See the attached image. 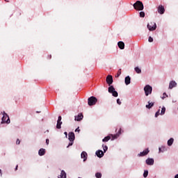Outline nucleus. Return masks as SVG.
Instances as JSON below:
<instances>
[{
    "instance_id": "1",
    "label": "nucleus",
    "mask_w": 178,
    "mask_h": 178,
    "mask_svg": "<svg viewBox=\"0 0 178 178\" xmlns=\"http://www.w3.org/2000/svg\"><path fill=\"white\" fill-rule=\"evenodd\" d=\"M106 81L107 84L110 86L108 88V92L112 94L113 97H115V98L118 97L119 93H118V91H116L113 86H111L113 83V76H112V75H108L106 76Z\"/></svg>"
},
{
    "instance_id": "14",
    "label": "nucleus",
    "mask_w": 178,
    "mask_h": 178,
    "mask_svg": "<svg viewBox=\"0 0 178 178\" xmlns=\"http://www.w3.org/2000/svg\"><path fill=\"white\" fill-rule=\"evenodd\" d=\"M166 151H168V148L165 145L159 147V154L166 152Z\"/></svg>"
},
{
    "instance_id": "33",
    "label": "nucleus",
    "mask_w": 178,
    "mask_h": 178,
    "mask_svg": "<svg viewBox=\"0 0 178 178\" xmlns=\"http://www.w3.org/2000/svg\"><path fill=\"white\" fill-rule=\"evenodd\" d=\"M163 96L161 97L162 99H165V98H166V97H168V94H166V92H163Z\"/></svg>"
},
{
    "instance_id": "44",
    "label": "nucleus",
    "mask_w": 178,
    "mask_h": 178,
    "mask_svg": "<svg viewBox=\"0 0 178 178\" xmlns=\"http://www.w3.org/2000/svg\"><path fill=\"white\" fill-rule=\"evenodd\" d=\"M64 134H65V137H66V138H67V132H64Z\"/></svg>"
},
{
    "instance_id": "13",
    "label": "nucleus",
    "mask_w": 178,
    "mask_h": 178,
    "mask_svg": "<svg viewBox=\"0 0 178 178\" xmlns=\"http://www.w3.org/2000/svg\"><path fill=\"white\" fill-rule=\"evenodd\" d=\"M81 159H83V162H86V161H87V158H88V154L83 151L81 154Z\"/></svg>"
},
{
    "instance_id": "46",
    "label": "nucleus",
    "mask_w": 178,
    "mask_h": 178,
    "mask_svg": "<svg viewBox=\"0 0 178 178\" xmlns=\"http://www.w3.org/2000/svg\"><path fill=\"white\" fill-rule=\"evenodd\" d=\"M175 178H178V174H177L176 175H175Z\"/></svg>"
},
{
    "instance_id": "39",
    "label": "nucleus",
    "mask_w": 178,
    "mask_h": 178,
    "mask_svg": "<svg viewBox=\"0 0 178 178\" xmlns=\"http://www.w3.org/2000/svg\"><path fill=\"white\" fill-rule=\"evenodd\" d=\"M16 144H17V145H19V144H20V140L19 139H17Z\"/></svg>"
},
{
    "instance_id": "15",
    "label": "nucleus",
    "mask_w": 178,
    "mask_h": 178,
    "mask_svg": "<svg viewBox=\"0 0 178 178\" xmlns=\"http://www.w3.org/2000/svg\"><path fill=\"white\" fill-rule=\"evenodd\" d=\"M58 178H67V174H66L65 170H62L60 175L58 176Z\"/></svg>"
},
{
    "instance_id": "42",
    "label": "nucleus",
    "mask_w": 178,
    "mask_h": 178,
    "mask_svg": "<svg viewBox=\"0 0 178 178\" xmlns=\"http://www.w3.org/2000/svg\"><path fill=\"white\" fill-rule=\"evenodd\" d=\"M3 176V173L2 172V170L0 169V177H2Z\"/></svg>"
},
{
    "instance_id": "24",
    "label": "nucleus",
    "mask_w": 178,
    "mask_h": 178,
    "mask_svg": "<svg viewBox=\"0 0 178 178\" xmlns=\"http://www.w3.org/2000/svg\"><path fill=\"white\" fill-rule=\"evenodd\" d=\"M165 112H166V108L165 106H163L160 113V115L163 116V115H165Z\"/></svg>"
},
{
    "instance_id": "32",
    "label": "nucleus",
    "mask_w": 178,
    "mask_h": 178,
    "mask_svg": "<svg viewBox=\"0 0 178 178\" xmlns=\"http://www.w3.org/2000/svg\"><path fill=\"white\" fill-rule=\"evenodd\" d=\"M120 74H122V69L118 70V72L117 75L115 76V77H119L120 76Z\"/></svg>"
},
{
    "instance_id": "3",
    "label": "nucleus",
    "mask_w": 178,
    "mask_h": 178,
    "mask_svg": "<svg viewBox=\"0 0 178 178\" xmlns=\"http://www.w3.org/2000/svg\"><path fill=\"white\" fill-rule=\"evenodd\" d=\"M133 6L136 10H144V4L141 1H137Z\"/></svg>"
},
{
    "instance_id": "10",
    "label": "nucleus",
    "mask_w": 178,
    "mask_h": 178,
    "mask_svg": "<svg viewBox=\"0 0 178 178\" xmlns=\"http://www.w3.org/2000/svg\"><path fill=\"white\" fill-rule=\"evenodd\" d=\"M95 155L97 156V158H102L105 155V154L104 151L99 149L96 151Z\"/></svg>"
},
{
    "instance_id": "38",
    "label": "nucleus",
    "mask_w": 178,
    "mask_h": 178,
    "mask_svg": "<svg viewBox=\"0 0 178 178\" xmlns=\"http://www.w3.org/2000/svg\"><path fill=\"white\" fill-rule=\"evenodd\" d=\"M117 134H119V136L122 134V129H120Z\"/></svg>"
},
{
    "instance_id": "28",
    "label": "nucleus",
    "mask_w": 178,
    "mask_h": 178,
    "mask_svg": "<svg viewBox=\"0 0 178 178\" xmlns=\"http://www.w3.org/2000/svg\"><path fill=\"white\" fill-rule=\"evenodd\" d=\"M102 148H103V152H106V151H108V147L106 145H102Z\"/></svg>"
},
{
    "instance_id": "40",
    "label": "nucleus",
    "mask_w": 178,
    "mask_h": 178,
    "mask_svg": "<svg viewBox=\"0 0 178 178\" xmlns=\"http://www.w3.org/2000/svg\"><path fill=\"white\" fill-rule=\"evenodd\" d=\"M154 41V39L152 37L149 38V42H152Z\"/></svg>"
},
{
    "instance_id": "30",
    "label": "nucleus",
    "mask_w": 178,
    "mask_h": 178,
    "mask_svg": "<svg viewBox=\"0 0 178 178\" xmlns=\"http://www.w3.org/2000/svg\"><path fill=\"white\" fill-rule=\"evenodd\" d=\"M74 143V140H70V143L68 144V145L67 146V148H69V147H72V145H73Z\"/></svg>"
},
{
    "instance_id": "26",
    "label": "nucleus",
    "mask_w": 178,
    "mask_h": 178,
    "mask_svg": "<svg viewBox=\"0 0 178 178\" xmlns=\"http://www.w3.org/2000/svg\"><path fill=\"white\" fill-rule=\"evenodd\" d=\"M143 177L147 178L148 177V170H145L144 172H143Z\"/></svg>"
},
{
    "instance_id": "5",
    "label": "nucleus",
    "mask_w": 178,
    "mask_h": 178,
    "mask_svg": "<svg viewBox=\"0 0 178 178\" xmlns=\"http://www.w3.org/2000/svg\"><path fill=\"white\" fill-rule=\"evenodd\" d=\"M97 102H98V99L94 96H91L88 99V105H89V106L95 105Z\"/></svg>"
},
{
    "instance_id": "17",
    "label": "nucleus",
    "mask_w": 178,
    "mask_h": 178,
    "mask_svg": "<svg viewBox=\"0 0 178 178\" xmlns=\"http://www.w3.org/2000/svg\"><path fill=\"white\" fill-rule=\"evenodd\" d=\"M124 83H125L126 86H129V84H130V83H131V78L130 77V76H127L125 77Z\"/></svg>"
},
{
    "instance_id": "21",
    "label": "nucleus",
    "mask_w": 178,
    "mask_h": 178,
    "mask_svg": "<svg viewBox=\"0 0 178 178\" xmlns=\"http://www.w3.org/2000/svg\"><path fill=\"white\" fill-rule=\"evenodd\" d=\"M110 137H112L111 141H113V140H116L119 137V134H111Z\"/></svg>"
},
{
    "instance_id": "41",
    "label": "nucleus",
    "mask_w": 178,
    "mask_h": 178,
    "mask_svg": "<svg viewBox=\"0 0 178 178\" xmlns=\"http://www.w3.org/2000/svg\"><path fill=\"white\" fill-rule=\"evenodd\" d=\"M75 132L80 133V128L78 127L75 129Z\"/></svg>"
},
{
    "instance_id": "2",
    "label": "nucleus",
    "mask_w": 178,
    "mask_h": 178,
    "mask_svg": "<svg viewBox=\"0 0 178 178\" xmlns=\"http://www.w3.org/2000/svg\"><path fill=\"white\" fill-rule=\"evenodd\" d=\"M3 117L1 118V124L3 123H6V124H9L10 123V118H9V115L5 111L1 112Z\"/></svg>"
},
{
    "instance_id": "18",
    "label": "nucleus",
    "mask_w": 178,
    "mask_h": 178,
    "mask_svg": "<svg viewBox=\"0 0 178 178\" xmlns=\"http://www.w3.org/2000/svg\"><path fill=\"white\" fill-rule=\"evenodd\" d=\"M173 143H175V138H170L168 141H167V145L168 147H172L173 145Z\"/></svg>"
},
{
    "instance_id": "27",
    "label": "nucleus",
    "mask_w": 178,
    "mask_h": 178,
    "mask_svg": "<svg viewBox=\"0 0 178 178\" xmlns=\"http://www.w3.org/2000/svg\"><path fill=\"white\" fill-rule=\"evenodd\" d=\"M95 177L96 178H102V174L101 172H96L95 173Z\"/></svg>"
},
{
    "instance_id": "22",
    "label": "nucleus",
    "mask_w": 178,
    "mask_h": 178,
    "mask_svg": "<svg viewBox=\"0 0 178 178\" xmlns=\"http://www.w3.org/2000/svg\"><path fill=\"white\" fill-rule=\"evenodd\" d=\"M109 140H111V136L108 135L106 137H104L103 139H102V142L103 143H108V141H109Z\"/></svg>"
},
{
    "instance_id": "43",
    "label": "nucleus",
    "mask_w": 178,
    "mask_h": 178,
    "mask_svg": "<svg viewBox=\"0 0 178 178\" xmlns=\"http://www.w3.org/2000/svg\"><path fill=\"white\" fill-rule=\"evenodd\" d=\"M47 145H49V139H46Z\"/></svg>"
},
{
    "instance_id": "11",
    "label": "nucleus",
    "mask_w": 178,
    "mask_h": 178,
    "mask_svg": "<svg viewBox=\"0 0 178 178\" xmlns=\"http://www.w3.org/2000/svg\"><path fill=\"white\" fill-rule=\"evenodd\" d=\"M175 87H177V83L175 81H170L168 87L169 90H172Z\"/></svg>"
},
{
    "instance_id": "36",
    "label": "nucleus",
    "mask_w": 178,
    "mask_h": 178,
    "mask_svg": "<svg viewBox=\"0 0 178 178\" xmlns=\"http://www.w3.org/2000/svg\"><path fill=\"white\" fill-rule=\"evenodd\" d=\"M120 49H124V45H118Z\"/></svg>"
},
{
    "instance_id": "37",
    "label": "nucleus",
    "mask_w": 178,
    "mask_h": 178,
    "mask_svg": "<svg viewBox=\"0 0 178 178\" xmlns=\"http://www.w3.org/2000/svg\"><path fill=\"white\" fill-rule=\"evenodd\" d=\"M57 122H62V116H58Z\"/></svg>"
},
{
    "instance_id": "47",
    "label": "nucleus",
    "mask_w": 178,
    "mask_h": 178,
    "mask_svg": "<svg viewBox=\"0 0 178 178\" xmlns=\"http://www.w3.org/2000/svg\"><path fill=\"white\" fill-rule=\"evenodd\" d=\"M5 2H9V0H4Z\"/></svg>"
},
{
    "instance_id": "31",
    "label": "nucleus",
    "mask_w": 178,
    "mask_h": 178,
    "mask_svg": "<svg viewBox=\"0 0 178 178\" xmlns=\"http://www.w3.org/2000/svg\"><path fill=\"white\" fill-rule=\"evenodd\" d=\"M140 17H145V13H144L143 11H141L140 13Z\"/></svg>"
},
{
    "instance_id": "7",
    "label": "nucleus",
    "mask_w": 178,
    "mask_h": 178,
    "mask_svg": "<svg viewBox=\"0 0 178 178\" xmlns=\"http://www.w3.org/2000/svg\"><path fill=\"white\" fill-rule=\"evenodd\" d=\"M146 165H148V166H152L154 163H155V160H154L153 158H147L145 160Z\"/></svg>"
},
{
    "instance_id": "19",
    "label": "nucleus",
    "mask_w": 178,
    "mask_h": 178,
    "mask_svg": "<svg viewBox=\"0 0 178 178\" xmlns=\"http://www.w3.org/2000/svg\"><path fill=\"white\" fill-rule=\"evenodd\" d=\"M38 155L40 156H44V155H45V149L44 148L40 149L38 151Z\"/></svg>"
},
{
    "instance_id": "8",
    "label": "nucleus",
    "mask_w": 178,
    "mask_h": 178,
    "mask_svg": "<svg viewBox=\"0 0 178 178\" xmlns=\"http://www.w3.org/2000/svg\"><path fill=\"white\" fill-rule=\"evenodd\" d=\"M149 154V149L147 148L146 149L143 150V152H140L139 154H138V156H145Z\"/></svg>"
},
{
    "instance_id": "25",
    "label": "nucleus",
    "mask_w": 178,
    "mask_h": 178,
    "mask_svg": "<svg viewBox=\"0 0 178 178\" xmlns=\"http://www.w3.org/2000/svg\"><path fill=\"white\" fill-rule=\"evenodd\" d=\"M56 129H62V122H57Z\"/></svg>"
},
{
    "instance_id": "9",
    "label": "nucleus",
    "mask_w": 178,
    "mask_h": 178,
    "mask_svg": "<svg viewBox=\"0 0 178 178\" xmlns=\"http://www.w3.org/2000/svg\"><path fill=\"white\" fill-rule=\"evenodd\" d=\"M157 11L159 15H163V13H165V7L162 5H159L157 8Z\"/></svg>"
},
{
    "instance_id": "16",
    "label": "nucleus",
    "mask_w": 178,
    "mask_h": 178,
    "mask_svg": "<svg viewBox=\"0 0 178 178\" xmlns=\"http://www.w3.org/2000/svg\"><path fill=\"white\" fill-rule=\"evenodd\" d=\"M83 118L84 116L83 115V114L79 113L77 116H75L74 120H76V122H80L83 120Z\"/></svg>"
},
{
    "instance_id": "20",
    "label": "nucleus",
    "mask_w": 178,
    "mask_h": 178,
    "mask_svg": "<svg viewBox=\"0 0 178 178\" xmlns=\"http://www.w3.org/2000/svg\"><path fill=\"white\" fill-rule=\"evenodd\" d=\"M147 104H147L145 106L147 109H151V108H152V106H154V105H155L154 102H148Z\"/></svg>"
},
{
    "instance_id": "6",
    "label": "nucleus",
    "mask_w": 178,
    "mask_h": 178,
    "mask_svg": "<svg viewBox=\"0 0 178 178\" xmlns=\"http://www.w3.org/2000/svg\"><path fill=\"white\" fill-rule=\"evenodd\" d=\"M147 27L149 31H155L156 30V23L152 22L147 24Z\"/></svg>"
},
{
    "instance_id": "4",
    "label": "nucleus",
    "mask_w": 178,
    "mask_h": 178,
    "mask_svg": "<svg viewBox=\"0 0 178 178\" xmlns=\"http://www.w3.org/2000/svg\"><path fill=\"white\" fill-rule=\"evenodd\" d=\"M143 90L145 92V96L148 97V95H151L152 94V86L150 85H146L144 87Z\"/></svg>"
},
{
    "instance_id": "34",
    "label": "nucleus",
    "mask_w": 178,
    "mask_h": 178,
    "mask_svg": "<svg viewBox=\"0 0 178 178\" xmlns=\"http://www.w3.org/2000/svg\"><path fill=\"white\" fill-rule=\"evenodd\" d=\"M117 104L118 105H122V102H120V99H117Z\"/></svg>"
},
{
    "instance_id": "35",
    "label": "nucleus",
    "mask_w": 178,
    "mask_h": 178,
    "mask_svg": "<svg viewBox=\"0 0 178 178\" xmlns=\"http://www.w3.org/2000/svg\"><path fill=\"white\" fill-rule=\"evenodd\" d=\"M118 45H124V42L120 41L118 42Z\"/></svg>"
},
{
    "instance_id": "45",
    "label": "nucleus",
    "mask_w": 178,
    "mask_h": 178,
    "mask_svg": "<svg viewBox=\"0 0 178 178\" xmlns=\"http://www.w3.org/2000/svg\"><path fill=\"white\" fill-rule=\"evenodd\" d=\"M18 168H19V165H16L15 170H17Z\"/></svg>"
},
{
    "instance_id": "12",
    "label": "nucleus",
    "mask_w": 178,
    "mask_h": 178,
    "mask_svg": "<svg viewBox=\"0 0 178 178\" xmlns=\"http://www.w3.org/2000/svg\"><path fill=\"white\" fill-rule=\"evenodd\" d=\"M75 138L74 132H70L68 134L69 141H74Z\"/></svg>"
},
{
    "instance_id": "23",
    "label": "nucleus",
    "mask_w": 178,
    "mask_h": 178,
    "mask_svg": "<svg viewBox=\"0 0 178 178\" xmlns=\"http://www.w3.org/2000/svg\"><path fill=\"white\" fill-rule=\"evenodd\" d=\"M134 70L138 74H141V68H140L139 67H135Z\"/></svg>"
},
{
    "instance_id": "29",
    "label": "nucleus",
    "mask_w": 178,
    "mask_h": 178,
    "mask_svg": "<svg viewBox=\"0 0 178 178\" xmlns=\"http://www.w3.org/2000/svg\"><path fill=\"white\" fill-rule=\"evenodd\" d=\"M161 115V109H159L155 113V118H157Z\"/></svg>"
}]
</instances>
